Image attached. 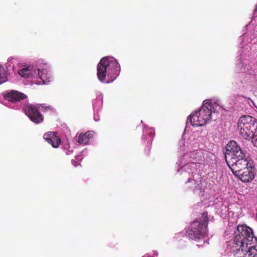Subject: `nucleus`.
Here are the masks:
<instances>
[{
    "label": "nucleus",
    "instance_id": "1",
    "mask_svg": "<svg viewBox=\"0 0 257 257\" xmlns=\"http://www.w3.org/2000/svg\"><path fill=\"white\" fill-rule=\"evenodd\" d=\"M225 161L233 174L243 183H249L254 178L252 162L236 142L231 141L226 146Z\"/></svg>",
    "mask_w": 257,
    "mask_h": 257
},
{
    "label": "nucleus",
    "instance_id": "2",
    "mask_svg": "<svg viewBox=\"0 0 257 257\" xmlns=\"http://www.w3.org/2000/svg\"><path fill=\"white\" fill-rule=\"evenodd\" d=\"M120 71V65L116 59L104 57L97 65V76L101 82H103L106 76L113 81L119 75Z\"/></svg>",
    "mask_w": 257,
    "mask_h": 257
},
{
    "label": "nucleus",
    "instance_id": "3",
    "mask_svg": "<svg viewBox=\"0 0 257 257\" xmlns=\"http://www.w3.org/2000/svg\"><path fill=\"white\" fill-rule=\"evenodd\" d=\"M236 235L234 239V244L232 246V251L235 254L243 252L245 245L247 247L252 244L257 239L255 238L251 228L244 225H238L237 227Z\"/></svg>",
    "mask_w": 257,
    "mask_h": 257
},
{
    "label": "nucleus",
    "instance_id": "4",
    "mask_svg": "<svg viewBox=\"0 0 257 257\" xmlns=\"http://www.w3.org/2000/svg\"><path fill=\"white\" fill-rule=\"evenodd\" d=\"M208 220L207 212L202 213L201 217L192 222L186 232V236L193 240L203 238L206 234Z\"/></svg>",
    "mask_w": 257,
    "mask_h": 257
},
{
    "label": "nucleus",
    "instance_id": "5",
    "mask_svg": "<svg viewBox=\"0 0 257 257\" xmlns=\"http://www.w3.org/2000/svg\"><path fill=\"white\" fill-rule=\"evenodd\" d=\"M213 108L211 103L204 101L198 111L189 115L188 119L191 124L197 127L203 126L208 123L211 119Z\"/></svg>",
    "mask_w": 257,
    "mask_h": 257
},
{
    "label": "nucleus",
    "instance_id": "6",
    "mask_svg": "<svg viewBox=\"0 0 257 257\" xmlns=\"http://www.w3.org/2000/svg\"><path fill=\"white\" fill-rule=\"evenodd\" d=\"M237 128L242 138L249 140L257 131V119L250 115H243L238 119Z\"/></svg>",
    "mask_w": 257,
    "mask_h": 257
},
{
    "label": "nucleus",
    "instance_id": "7",
    "mask_svg": "<svg viewBox=\"0 0 257 257\" xmlns=\"http://www.w3.org/2000/svg\"><path fill=\"white\" fill-rule=\"evenodd\" d=\"M25 114L31 121L35 123H39L43 121L44 118L39 111V107L36 105H28L24 108Z\"/></svg>",
    "mask_w": 257,
    "mask_h": 257
},
{
    "label": "nucleus",
    "instance_id": "8",
    "mask_svg": "<svg viewBox=\"0 0 257 257\" xmlns=\"http://www.w3.org/2000/svg\"><path fill=\"white\" fill-rule=\"evenodd\" d=\"M3 96L6 100L13 103L20 102L27 98V96L24 93L14 90L5 92Z\"/></svg>",
    "mask_w": 257,
    "mask_h": 257
},
{
    "label": "nucleus",
    "instance_id": "9",
    "mask_svg": "<svg viewBox=\"0 0 257 257\" xmlns=\"http://www.w3.org/2000/svg\"><path fill=\"white\" fill-rule=\"evenodd\" d=\"M44 139L54 148H57L61 144V139L54 132H48L43 136Z\"/></svg>",
    "mask_w": 257,
    "mask_h": 257
},
{
    "label": "nucleus",
    "instance_id": "10",
    "mask_svg": "<svg viewBox=\"0 0 257 257\" xmlns=\"http://www.w3.org/2000/svg\"><path fill=\"white\" fill-rule=\"evenodd\" d=\"M94 132L87 131L84 134H80L79 136L78 143L82 145H86L88 144L90 139L93 137Z\"/></svg>",
    "mask_w": 257,
    "mask_h": 257
},
{
    "label": "nucleus",
    "instance_id": "11",
    "mask_svg": "<svg viewBox=\"0 0 257 257\" xmlns=\"http://www.w3.org/2000/svg\"><path fill=\"white\" fill-rule=\"evenodd\" d=\"M38 73L39 77L41 81L39 83L41 84H47L51 81L52 77L48 71L46 69H43L41 71L40 70H38Z\"/></svg>",
    "mask_w": 257,
    "mask_h": 257
},
{
    "label": "nucleus",
    "instance_id": "12",
    "mask_svg": "<svg viewBox=\"0 0 257 257\" xmlns=\"http://www.w3.org/2000/svg\"><path fill=\"white\" fill-rule=\"evenodd\" d=\"M241 252L243 253V255L244 256L257 257V245H248L247 247L245 245L244 250Z\"/></svg>",
    "mask_w": 257,
    "mask_h": 257
},
{
    "label": "nucleus",
    "instance_id": "13",
    "mask_svg": "<svg viewBox=\"0 0 257 257\" xmlns=\"http://www.w3.org/2000/svg\"><path fill=\"white\" fill-rule=\"evenodd\" d=\"M206 152H203L202 151H199L194 154V159L196 162L199 164L204 163L205 156L207 155Z\"/></svg>",
    "mask_w": 257,
    "mask_h": 257
},
{
    "label": "nucleus",
    "instance_id": "14",
    "mask_svg": "<svg viewBox=\"0 0 257 257\" xmlns=\"http://www.w3.org/2000/svg\"><path fill=\"white\" fill-rule=\"evenodd\" d=\"M18 73L21 76L25 78L33 76L32 70L30 67H26L20 70Z\"/></svg>",
    "mask_w": 257,
    "mask_h": 257
},
{
    "label": "nucleus",
    "instance_id": "15",
    "mask_svg": "<svg viewBox=\"0 0 257 257\" xmlns=\"http://www.w3.org/2000/svg\"><path fill=\"white\" fill-rule=\"evenodd\" d=\"M7 80V71L2 66H0V84L5 82Z\"/></svg>",
    "mask_w": 257,
    "mask_h": 257
},
{
    "label": "nucleus",
    "instance_id": "16",
    "mask_svg": "<svg viewBox=\"0 0 257 257\" xmlns=\"http://www.w3.org/2000/svg\"><path fill=\"white\" fill-rule=\"evenodd\" d=\"M41 110L44 112L52 110L53 107L51 106H45L44 104H40L38 106Z\"/></svg>",
    "mask_w": 257,
    "mask_h": 257
}]
</instances>
